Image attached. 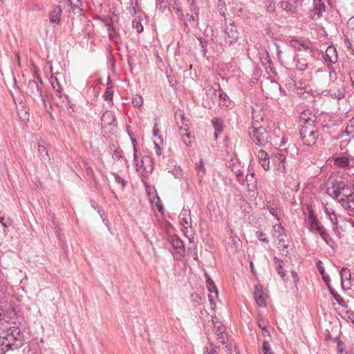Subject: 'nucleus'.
I'll list each match as a JSON object with an SVG mask.
<instances>
[{"mask_svg":"<svg viewBox=\"0 0 354 354\" xmlns=\"http://www.w3.org/2000/svg\"><path fill=\"white\" fill-rule=\"evenodd\" d=\"M21 335L18 328L10 327L6 335L0 336V354L19 347L21 342Z\"/></svg>","mask_w":354,"mask_h":354,"instance_id":"obj_1","label":"nucleus"},{"mask_svg":"<svg viewBox=\"0 0 354 354\" xmlns=\"http://www.w3.org/2000/svg\"><path fill=\"white\" fill-rule=\"evenodd\" d=\"M300 134L304 144L307 146L314 145L318 138L317 131L315 126L307 122L302 126Z\"/></svg>","mask_w":354,"mask_h":354,"instance_id":"obj_2","label":"nucleus"},{"mask_svg":"<svg viewBox=\"0 0 354 354\" xmlns=\"http://www.w3.org/2000/svg\"><path fill=\"white\" fill-rule=\"evenodd\" d=\"M249 135L251 139L258 145H264L268 142L270 135L266 128L257 127L253 124L249 131Z\"/></svg>","mask_w":354,"mask_h":354,"instance_id":"obj_3","label":"nucleus"},{"mask_svg":"<svg viewBox=\"0 0 354 354\" xmlns=\"http://www.w3.org/2000/svg\"><path fill=\"white\" fill-rule=\"evenodd\" d=\"M205 275L207 279V288L208 291L210 292V294L208 296L209 301V308H211V310H214L216 308L214 298H216L218 297V290L214 283L209 278V275L207 274Z\"/></svg>","mask_w":354,"mask_h":354,"instance_id":"obj_4","label":"nucleus"},{"mask_svg":"<svg viewBox=\"0 0 354 354\" xmlns=\"http://www.w3.org/2000/svg\"><path fill=\"white\" fill-rule=\"evenodd\" d=\"M353 196L354 192L346 185H343L335 191V197L339 203H340V199H347L353 197Z\"/></svg>","mask_w":354,"mask_h":354,"instance_id":"obj_5","label":"nucleus"},{"mask_svg":"<svg viewBox=\"0 0 354 354\" xmlns=\"http://www.w3.org/2000/svg\"><path fill=\"white\" fill-rule=\"evenodd\" d=\"M286 157L281 153H276L272 157V162L276 167V169L279 172H283L285 167Z\"/></svg>","mask_w":354,"mask_h":354,"instance_id":"obj_6","label":"nucleus"},{"mask_svg":"<svg viewBox=\"0 0 354 354\" xmlns=\"http://www.w3.org/2000/svg\"><path fill=\"white\" fill-rule=\"evenodd\" d=\"M254 299L257 304L260 306H266V296L263 292V288L261 285H256L254 292Z\"/></svg>","mask_w":354,"mask_h":354,"instance_id":"obj_7","label":"nucleus"},{"mask_svg":"<svg viewBox=\"0 0 354 354\" xmlns=\"http://www.w3.org/2000/svg\"><path fill=\"white\" fill-rule=\"evenodd\" d=\"M274 234L273 236L278 239L279 243H278V248L279 249L281 248H286V245H284V239H283V234H284V230L281 227L280 224H277L274 225Z\"/></svg>","mask_w":354,"mask_h":354,"instance_id":"obj_8","label":"nucleus"},{"mask_svg":"<svg viewBox=\"0 0 354 354\" xmlns=\"http://www.w3.org/2000/svg\"><path fill=\"white\" fill-rule=\"evenodd\" d=\"M325 61L328 63H335L337 61L336 49L333 46H328L326 50Z\"/></svg>","mask_w":354,"mask_h":354,"instance_id":"obj_9","label":"nucleus"},{"mask_svg":"<svg viewBox=\"0 0 354 354\" xmlns=\"http://www.w3.org/2000/svg\"><path fill=\"white\" fill-rule=\"evenodd\" d=\"M339 203L349 214H354V196L347 199H340Z\"/></svg>","mask_w":354,"mask_h":354,"instance_id":"obj_10","label":"nucleus"},{"mask_svg":"<svg viewBox=\"0 0 354 354\" xmlns=\"http://www.w3.org/2000/svg\"><path fill=\"white\" fill-rule=\"evenodd\" d=\"M170 243L176 251L180 254L185 250V245L183 241L178 236H172Z\"/></svg>","mask_w":354,"mask_h":354,"instance_id":"obj_11","label":"nucleus"},{"mask_svg":"<svg viewBox=\"0 0 354 354\" xmlns=\"http://www.w3.org/2000/svg\"><path fill=\"white\" fill-rule=\"evenodd\" d=\"M62 10L60 8V6H56L53 8V10L50 12L49 17H50V22L51 24H59L60 21V15Z\"/></svg>","mask_w":354,"mask_h":354,"instance_id":"obj_12","label":"nucleus"},{"mask_svg":"<svg viewBox=\"0 0 354 354\" xmlns=\"http://www.w3.org/2000/svg\"><path fill=\"white\" fill-rule=\"evenodd\" d=\"M214 333L217 337V339L218 340V342L221 344H224L226 342V340L227 339V335L225 331L224 327L223 326H218L217 327L215 326Z\"/></svg>","mask_w":354,"mask_h":354,"instance_id":"obj_13","label":"nucleus"},{"mask_svg":"<svg viewBox=\"0 0 354 354\" xmlns=\"http://www.w3.org/2000/svg\"><path fill=\"white\" fill-rule=\"evenodd\" d=\"M180 223L184 228H187V225L190 223L191 216L189 211L183 210L179 216Z\"/></svg>","mask_w":354,"mask_h":354,"instance_id":"obj_14","label":"nucleus"},{"mask_svg":"<svg viewBox=\"0 0 354 354\" xmlns=\"http://www.w3.org/2000/svg\"><path fill=\"white\" fill-rule=\"evenodd\" d=\"M334 164L339 167L348 168L350 167V160L345 156L337 157L334 159Z\"/></svg>","mask_w":354,"mask_h":354,"instance_id":"obj_15","label":"nucleus"},{"mask_svg":"<svg viewBox=\"0 0 354 354\" xmlns=\"http://www.w3.org/2000/svg\"><path fill=\"white\" fill-rule=\"evenodd\" d=\"M37 151L39 153L41 159L46 160L49 158L48 149L43 142L38 143Z\"/></svg>","mask_w":354,"mask_h":354,"instance_id":"obj_16","label":"nucleus"},{"mask_svg":"<svg viewBox=\"0 0 354 354\" xmlns=\"http://www.w3.org/2000/svg\"><path fill=\"white\" fill-rule=\"evenodd\" d=\"M219 97H220V100H219L220 106L226 107V108L230 106L231 102H230V100L226 93H225L223 91L220 92Z\"/></svg>","mask_w":354,"mask_h":354,"instance_id":"obj_17","label":"nucleus"},{"mask_svg":"<svg viewBox=\"0 0 354 354\" xmlns=\"http://www.w3.org/2000/svg\"><path fill=\"white\" fill-rule=\"evenodd\" d=\"M212 124L215 129L214 136L216 138L218 133H220L223 130V122L221 119L215 118L212 120Z\"/></svg>","mask_w":354,"mask_h":354,"instance_id":"obj_18","label":"nucleus"},{"mask_svg":"<svg viewBox=\"0 0 354 354\" xmlns=\"http://www.w3.org/2000/svg\"><path fill=\"white\" fill-rule=\"evenodd\" d=\"M187 124H186L184 128L183 127H180V133L182 136L183 142L186 145H188L191 142V140H189V133L187 132Z\"/></svg>","mask_w":354,"mask_h":354,"instance_id":"obj_19","label":"nucleus"},{"mask_svg":"<svg viewBox=\"0 0 354 354\" xmlns=\"http://www.w3.org/2000/svg\"><path fill=\"white\" fill-rule=\"evenodd\" d=\"M325 10V6L321 0L315 1V14L320 17Z\"/></svg>","mask_w":354,"mask_h":354,"instance_id":"obj_20","label":"nucleus"},{"mask_svg":"<svg viewBox=\"0 0 354 354\" xmlns=\"http://www.w3.org/2000/svg\"><path fill=\"white\" fill-rule=\"evenodd\" d=\"M274 263L276 269L278 271V273L282 278H284L286 276V270H284L283 268L282 261L277 258H274Z\"/></svg>","mask_w":354,"mask_h":354,"instance_id":"obj_21","label":"nucleus"},{"mask_svg":"<svg viewBox=\"0 0 354 354\" xmlns=\"http://www.w3.org/2000/svg\"><path fill=\"white\" fill-rule=\"evenodd\" d=\"M281 8L288 12H294L295 7L288 1H282L280 3Z\"/></svg>","mask_w":354,"mask_h":354,"instance_id":"obj_22","label":"nucleus"},{"mask_svg":"<svg viewBox=\"0 0 354 354\" xmlns=\"http://www.w3.org/2000/svg\"><path fill=\"white\" fill-rule=\"evenodd\" d=\"M309 220L310 221V227L317 231H321L322 229L319 225L318 221L315 218L313 215H310Z\"/></svg>","mask_w":354,"mask_h":354,"instance_id":"obj_23","label":"nucleus"},{"mask_svg":"<svg viewBox=\"0 0 354 354\" xmlns=\"http://www.w3.org/2000/svg\"><path fill=\"white\" fill-rule=\"evenodd\" d=\"M325 212L328 214L333 224H337V216L336 214H335V212L333 210L326 207Z\"/></svg>","mask_w":354,"mask_h":354,"instance_id":"obj_24","label":"nucleus"},{"mask_svg":"<svg viewBox=\"0 0 354 354\" xmlns=\"http://www.w3.org/2000/svg\"><path fill=\"white\" fill-rule=\"evenodd\" d=\"M133 27L136 30V31L140 33L143 31V26L140 23V20L138 19H135L133 22Z\"/></svg>","mask_w":354,"mask_h":354,"instance_id":"obj_25","label":"nucleus"},{"mask_svg":"<svg viewBox=\"0 0 354 354\" xmlns=\"http://www.w3.org/2000/svg\"><path fill=\"white\" fill-rule=\"evenodd\" d=\"M262 350L263 354H273L270 343L268 341H264L262 345Z\"/></svg>","mask_w":354,"mask_h":354,"instance_id":"obj_26","label":"nucleus"},{"mask_svg":"<svg viewBox=\"0 0 354 354\" xmlns=\"http://www.w3.org/2000/svg\"><path fill=\"white\" fill-rule=\"evenodd\" d=\"M331 91L332 95L337 99H342L344 97L345 92L343 86H342L341 88L338 89L337 91L333 90Z\"/></svg>","mask_w":354,"mask_h":354,"instance_id":"obj_27","label":"nucleus"},{"mask_svg":"<svg viewBox=\"0 0 354 354\" xmlns=\"http://www.w3.org/2000/svg\"><path fill=\"white\" fill-rule=\"evenodd\" d=\"M230 31L232 32V35H230L228 32H226L228 35V39H227V41L230 43H232L238 37V33L236 30H233V27L231 28Z\"/></svg>","mask_w":354,"mask_h":354,"instance_id":"obj_28","label":"nucleus"},{"mask_svg":"<svg viewBox=\"0 0 354 354\" xmlns=\"http://www.w3.org/2000/svg\"><path fill=\"white\" fill-rule=\"evenodd\" d=\"M104 98L106 100L111 102L113 100V91L111 86H108L104 93Z\"/></svg>","mask_w":354,"mask_h":354,"instance_id":"obj_29","label":"nucleus"},{"mask_svg":"<svg viewBox=\"0 0 354 354\" xmlns=\"http://www.w3.org/2000/svg\"><path fill=\"white\" fill-rule=\"evenodd\" d=\"M297 66L301 71L305 70L307 66L306 60L304 59H298Z\"/></svg>","mask_w":354,"mask_h":354,"instance_id":"obj_30","label":"nucleus"},{"mask_svg":"<svg viewBox=\"0 0 354 354\" xmlns=\"http://www.w3.org/2000/svg\"><path fill=\"white\" fill-rule=\"evenodd\" d=\"M319 273L321 274L323 280L325 281V283L328 286V288H330V285H329L330 278H329V276L325 273L324 269L319 271Z\"/></svg>","mask_w":354,"mask_h":354,"instance_id":"obj_31","label":"nucleus"},{"mask_svg":"<svg viewBox=\"0 0 354 354\" xmlns=\"http://www.w3.org/2000/svg\"><path fill=\"white\" fill-rule=\"evenodd\" d=\"M259 162L261 165L262 167L265 170L269 169V168H270V160H269V158H266V159H263V160H260Z\"/></svg>","mask_w":354,"mask_h":354,"instance_id":"obj_32","label":"nucleus"},{"mask_svg":"<svg viewBox=\"0 0 354 354\" xmlns=\"http://www.w3.org/2000/svg\"><path fill=\"white\" fill-rule=\"evenodd\" d=\"M256 236L261 241H263V242H266V243H268V239L266 237V235L263 232H256Z\"/></svg>","mask_w":354,"mask_h":354,"instance_id":"obj_33","label":"nucleus"},{"mask_svg":"<svg viewBox=\"0 0 354 354\" xmlns=\"http://www.w3.org/2000/svg\"><path fill=\"white\" fill-rule=\"evenodd\" d=\"M291 44L292 46L297 47L299 50H301L302 48H305V46L304 44H301L297 40H292Z\"/></svg>","mask_w":354,"mask_h":354,"instance_id":"obj_34","label":"nucleus"},{"mask_svg":"<svg viewBox=\"0 0 354 354\" xmlns=\"http://www.w3.org/2000/svg\"><path fill=\"white\" fill-rule=\"evenodd\" d=\"M257 156L259 158V160L268 158V153L263 150L259 151Z\"/></svg>","mask_w":354,"mask_h":354,"instance_id":"obj_35","label":"nucleus"},{"mask_svg":"<svg viewBox=\"0 0 354 354\" xmlns=\"http://www.w3.org/2000/svg\"><path fill=\"white\" fill-rule=\"evenodd\" d=\"M154 145L156 155L161 156L162 153V148L160 147L159 144L156 142V141H154Z\"/></svg>","mask_w":354,"mask_h":354,"instance_id":"obj_36","label":"nucleus"},{"mask_svg":"<svg viewBox=\"0 0 354 354\" xmlns=\"http://www.w3.org/2000/svg\"><path fill=\"white\" fill-rule=\"evenodd\" d=\"M149 165L148 167H145L144 171L146 173V174H150L152 172L153 167L152 165L151 164V161L149 160Z\"/></svg>","mask_w":354,"mask_h":354,"instance_id":"obj_37","label":"nucleus"},{"mask_svg":"<svg viewBox=\"0 0 354 354\" xmlns=\"http://www.w3.org/2000/svg\"><path fill=\"white\" fill-rule=\"evenodd\" d=\"M198 169H199V171L201 172L203 175H204L205 174L204 163L202 160H201L199 162Z\"/></svg>","mask_w":354,"mask_h":354,"instance_id":"obj_38","label":"nucleus"},{"mask_svg":"<svg viewBox=\"0 0 354 354\" xmlns=\"http://www.w3.org/2000/svg\"><path fill=\"white\" fill-rule=\"evenodd\" d=\"M259 326L260 328H262L263 330H265V332H267L266 322L265 320H260L259 323Z\"/></svg>","mask_w":354,"mask_h":354,"instance_id":"obj_39","label":"nucleus"},{"mask_svg":"<svg viewBox=\"0 0 354 354\" xmlns=\"http://www.w3.org/2000/svg\"><path fill=\"white\" fill-rule=\"evenodd\" d=\"M340 274H341L342 281H343V276L344 274L346 275V274H348V276H350V271L348 269L344 268L342 269Z\"/></svg>","mask_w":354,"mask_h":354,"instance_id":"obj_40","label":"nucleus"},{"mask_svg":"<svg viewBox=\"0 0 354 354\" xmlns=\"http://www.w3.org/2000/svg\"><path fill=\"white\" fill-rule=\"evenodd\" d=\"M322 238L326 241L327 234L322 229L321 231H319Z\"/></svg>","mask_w":354,"mask_h":354,"instance_id":"obj_41","label":"nucleus"},{"mask_svg":"<svg viewBox=\"0 0 354 354\" xmlns=\"http://www.w3.org/2000/svg\"><path fill=\"white\" fill-rule=\"evenodd\" d=\"M109 37L111 39H113L114 37V30L111 28V26H109Z\"/></svg>","mask_w":354,"mask_h":354,"instance_id":"obj_42","label":"nucleus"},{"mask_svg":"<svg viewBox=\"0 0 354 354\" xmlns=\"http://www.w3.org/2000/svg\"><path fill=\"white\" fill-rule=\"evenodd\" d=\"M232 241L235 245H239V243H241V240L237 237H232Z\"/></svg>","mask_w":354,"mask_h":354,"instance_id":"obj_43","label":"nucleus"},{"mask_svg":"<svg viewBox=\"0 0 354 354\" xmlns=\"http://www.w3.org/2000/svg\"><path fill=\"white\" fill-rule=\"evenodd\" d=\"M317 268L319 270V272L321 271L322 270L324 269L323 266H322V263L320 261L317 262Z\"/></svg>","mask_w":354,"mask_h":354,"instance_id":"obj_44","label":"nucleus"},{"mask_svg":"<svg viewBox=\"0 0 354 354\" xmlns=\"http://www.w3.org/2000/svg\"><path fill=\"white\" fill-rule=\"evenodd\" d=\"M116 179L119 183L122 184V187L125 186V182L123 179L120 178V177H117Z\"/></svg>","mask_w":354,"mask_h":354,"instance_id":"obj_45","label":"nucleus"},{"mask_svg":"<svg viewBox=\"0 0 354 354\" xmlns=\"http://www.w3.org/2000/svg\"><path fill=\"white\" fill-rule=\"evenodd\" d=\"M3 221H4V217L0 216V223L3 225V226L7 227V225L5 223H3Z\"/></svg>","mask_w":354,"mask_h":354,"instance_id":"obj_46","label":"nucleus"},{"mask_svg":"<svg viewBox=\"0 0 354 354\" xmlns=\"http://www.w3.org/2000/svg\"><path fill=\"white\" fill-rule=\"evenodd\" d=\"M153 135L155 136H158V129L155 127L154 129H153Z\"/></svg>","mask_w":354,"mask_h":354,"instance_id":"obj_47","label":"nucleus"},{"mask_svg":"<svg viewBox=\"0 0 354 354\" xmlns=\"http://www.w3.org/2000/svg\"><path fill=\"white\" fill-rule=\"evenodd\" d=\"M250 268H251V270L252 272L254 273V265H253V262L252 261H250Z\"/></svg>","mask_w":354,"mask_h":354,"instance_id":"obj_48","label":"nucleus"},{"mask_svg":"<svg viewBox=\"0 0 354 354\" xmlns=\"http://www.w3.org/2000/svg\"><path fill=\"white\" fill-rule=\"evenodd\" d=\"M3 316V310L1 308H0V320L2 319Z\"/></svg>","mask_w":354,"mask_h":354,"instance_id":"obj_49","label":"nucleus"},{"mask_svg":"<svg viewBox=\"0 0 354 354\" xmlns=\"http://www.w3.org/2000/svg\"><path fill=\"white\" fill-rule=\"evenodd\" d=\"M110 115H111V113H104V114L103 115V117H102V118H106V117H109V116H110Z\"/></svg>","mask_w":354,"mask_h":354,"instance_id":"obj_50","label":"nucleus"},{"mask_svg":"<svg viewBox=\"0 0 354 354\" xmlns=\"http://www.w3.org/2000/svg\"><path fill=\"white\" fill-rule=\"evenodd\" d=\"M350 79H351V81L352 82L353 85L354 86V80H353L354 77H353L351 74H350Z\"/></svg>","mask_w":354,"mask_h":354,"instance_id":"obj_51","label":"nucleus"},{"mask_svg":"<svg viewBox=\"0 0 354 354\" xmlns=\"http://www.w3.org/2000/svg\"><path fill=\"white\" fill-rule=\"evenodd\" d=\"M157 207H158L159 211L162 210V206L161 205H157Z\"/></svg>","mask_w":354,"mask_h":354,"instance_id":"obj_52","label":"nucleus"},{"mask_svg":"<svg viewBox=\"0 0 354 354\" xmlns=\"http://www.w3.org/2000/svg\"><path fill=\"white\" fill-rule=\"evenodd\" d=\"M204 354H212V353L209 352L208 349L207 348L206 351H204Z\"/></svg>","mask_w":354,"mask_h":354,"instance_id":"obj_53","label":"nucleus"},{"mask_svg":"<svg viewBox=\"0 0 354 354\" xmlns=\"http://www.w3.org/2000/svg\"><path fill=\"white\" fill-rule=\"evenodd\" d=\"M180 118H181L182 122H183V120H184V119H185V118H184V115H183V114H180Z\"/></svg>","mask_w":354,"mask_h":354,"instance_id":"obj_54","label":"nucleus"},{"mask_svg":"<svg viewBox=\"0 0 354 354\" xmlns=\"http://www.w3.org/2000/svg\"><path fill=\"white\" fill-rule=\"evenodd\" d=\"M263 335H266L268 334V331H267V332H265V330H263Z\"/></svg>","mask_w":354,"mask_h":354,"instance_id":"obj_55","label":"nucleus"},{"mask_svg":"<svg viewBox=\"0 0 354 354\" xmlns=\"http://www.w3.org/2000/svg\"><path fill=\"white\" fill-rule=\"evenodd\" d=\"M144 163H145V161H144V160H142V161H141V164H142V165H141L140 167H144Z\"/></svg>","mask_w":354,"mask_h":354,"instance_id":"obj_56","label":"nucleus"},{"mask_svg":"<svg viewBox=\"0 0 354 354\" xmlns=\"http://www.w3.org/2000/svg\"><path fill=\"white\" fill-rule=\"evenodd\" d=\"M351 124H354V118H353V119L351 120Z\"/></svg>","mask_w":354,"mask_h":354,"instance_id":"obj_57","label":"nucleus"},{"mask_svg":"<svg viewBox=\"0 0 354 354\" xmlns=\"http://www.w3.org/2000/svg\"><path fill=\"white\" fill-rule=\"evenodd\" d=\"M58 94L60 96L61 95V91L59 90H57Z\"/></svg>","mask_w":354,"mask_h":354,"instance_id":"obj_58","label":"nucleus"},{"mask_svg":"<svg viewBox=\"0 0 354 354\" xmlns=\"http://www.w3.org/2000/svg\"><path fill=\"white\" fill-rule=\"evenodd\" d=\"M342 299H337V301H338V303H339V304L341 303V301H342Z\"/></svg>","mask_w":354,"mask_h":354,"instance_id":"obj_59","label":"nucleus"},{"mask_svg":"<svg viewBox=\"0 0 354 354\" xmlns=\"http://www.w3.org/2000/svg\"><path fill=\"white\" fill-rule=\"evenodd\" d=\"M138 168H137V170L140 169V166L138 165Z\"/></svg>","mask_w":354,"mask_h":354,"instance_id":"obj_60","label":"nucleus"},{"mask_svg":"<svg viewBox=\"0 0 354 354\" xmlns=\"http://www.w3.org/2000/svg\"><path fill=\"white\" fill-rule=\"evenodd\" d=\"M353 188H354V183H353Z\"/></svg>","mask_w":354,"mask_h":354,"instance_id":"obj_61","label":"nucleus"},{"mask_svg":"<svg viewBox=\"0 0 354 354\" xmlns=\"http://www.w3.org/2000/svg\"><path fill=\"white\" fill-rule=\"evenodd\" d=\"M1 1H3V0H0Z\"/></svg>","mask_w":354,"mask_h":354,"instance_id":"obj_62","label":"nucleus"}]
</instances>
